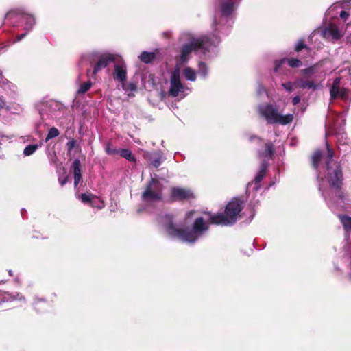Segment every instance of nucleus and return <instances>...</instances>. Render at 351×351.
<instances>
[{
    "instance_id": "26",
    "label": "nucleus",
    "mask_w": 351,
    "mask_h": 351,
    "mask_svg": "<svg viewBox=\"0 0 351 351\" xmlns=\"http://www.w3.org/2000/svg\"><path fill=\"white\" fill-rule=\"evenodd\" d=\"M15 299L16 297L12 294L0 290V304L8 302Z\"/></svg>"
},
{
    "instance_id": "12",
    "label": "nucleus",
    "mask_w": 351,
    "mask_h": 351,
    "mask_svg": "<svg viewBox=\"0 0 351 351\" xmlns=\"http://www.w3.org/2000/svg\"><path fill=\"white\" fill-rule=\"evenodd\" d=\"M71 170L73 173L74 187L76 188L82 179L81 162L79 159H75L71 166Z\"/></svg>"
},
{
    "instance_id": "19",
    "label": "nucleus",
    "mask_w": 351,
    "mask_h": 351,
    "mask_svg": "<svg viewBox=\"0 0 351 351\" xmlns=\"http://www.w3.org/2000/svg\"><path fill=\"white\" fill-rule=\"evenodd\" d=\"M268 166H269V164L267 161L263 160L261 162V166H260V169L254 180V181L256 184H259L261 182V180L263 179V178L265 176V175L267 173Z\"/></svg>"
},
{
    "instance_id": "18",
    "label": "nucleus",
    "mask_w": 351,
    "mask_h": 351,
    "mask_svg": "<svg viewBox=\"0 0 351 351\" xmlns=\"http://www.w3.org/2000/svg\"><path fill=\"white\" fill-rule=\"evenodd\" d=\"M324 34L326 37L331 36L335 40H338L342 36L338 27L335 25L326 27L324 30Z\"/></svg>"
},
{
    "instance_id": "13",
    "label": "nucleus",
    "mask_w": 351,
    "mask_h": 351,
    "mask_svg": "<svg viewBox=\"0 0 351 351\" xmlns=\"http://www.w3.org/2000/svg\"><path fill=\"white\" fill-rule=\"evenodd\" d=\"M79 199L82 203L87 204L91 207H97L101 209L104 206L103 202H100L101 205H96L95 200H98L99 198L93 193H82L79 196Z\"/></svg>"
},
{
    "instance_id": "17",
    "label": "nucleus",
    "mask_w": 351,
    "mask_h": 351,
    "mask_svg": "<svg viewBox=\"0 0 351 351\" xmlns=\"http://www.w3.org/2000/svg\"><path fill=\"white\" fill-rule=\"evenodd\" d=\"M293 84L295 88H300L303 89L308 88L315 90L317 88V85L313 81L304 80L302 79H297L293 82Z\"/></svg>"
},
{
    "instance_id": "10",
    "label": "nucleus",
    "mask_w": 351,
    "mask_h": 351,
    "mask_svg": "<svg viewBox=\"0 0 351 351\" xmlns=\"http://www.w3.org/2000/svg\"><path fill=\"white\" fill-rule=\"evenodd\" d=\"M348 89L346 88H340V78L337 77L330 89L331 99H335L337 97L346 99L348 97Z\"/></svg>"
},
{
    "instance_id": "15",
    "label": "nucleus",
    "mask_w": 351,
    "mask_h": 351,
    "mask_svg": "<svg viewBox=\"0 0 351 351\" xmlns=\"http://www.w3.org/2000/svg\"><path fill=\"white\" fill-rule=\"evenodd\" d=\"M144 157L156 168L158 167L162 162V155L160 152H147Z\"/></svg>"
},
{
    "instance_id": "35",
    "label": "nucleus",
    "mask_w": 351,
    "mask_h": 351,
    "mask_svg": "<svg viewBox=\"0 0 351 351\" xmlns=\"http://www.w3.org/2000/svg\"><path fill=\"white\" fill-rule=\"evenodd\" d=\"M302 73L304 75H311L313 74L315 72V67L314 66H310L308 68L304 69L302 71Z\"/></svg>"
},
{
    "instance_id": "33",
    "label": "nucleus",
    "mask_w": 351,
    "mask_h": 351,
    "mask_svg": "<svg viewBox=\"0 0 351 351\" xmlns=\"http://www.w3.org/2000/svg\"><path fill=\"white\" fill-rule=\"evenodd\" d=\"M254 141H256V143L258 145H262L264 143V140L261 137H259V136H258L256 135H251L249 137V141L250 142H253Z\"/></svg>"
},
{
    "instance_id": "21",
    "label": "nucleus",
    "mask_w": 351,
    "mask_h": 351,
    "mask_svg": "<svg viewBox=\"0 0 351 351\" xmlns=\"http://www.w3.org/2000/svg\"><path fill=\"white\" fill-rule=\"evenodd\" d=\"M338 218L340 220L345 232L348 234L351 233V217L345 215H339Z\"/></svg>"
},
{
    "instance_id": "22",
    "label": "nucleus",
    "mask_w": 351,
    "mask_h": 351,
    "mask_svg": "<svg viewBox=\"0 0 351 351\" xmlns=\"http://www.w3.org/2000/svg\"><path fill=\"white\" fill-rule=\"evenodd\" d=\"M234 3L231 1L222 2L221 4V11L223 16H230L233 11Z\"/></svg>"
},
{
    "instance_id": "23",
    "label": "nucleus",
    "mask_w": 351,
    "mask_h": 351,
    "mask_svg": "<svg viewBox=\"0 0 351 351\" xmlns=\"http://www.w3.org/2000/svg\"><path fill=\"white\" fill-rule=\"evenodd\" d=\"M156 54L154 52L143 51L139 56L141 61L145 64L151 63L156 58Z\"/></svg>"
},
{
    "instance_id": "44",
    "label": "nucleus",
    "mask_w": 351,
    "mask_h": 351,
    "mask_svg": "<svg viewBox=\"0 0 351 351\" xmlns=\"http://www.w3.org/2000/svg\"><path fill=\"white\" fill-rule=\"evenodd\" d=\"M89 73H90V70H89V69H88V70H87V75H89Z\"/></svg>"
},
{
    "instance_id": "8",
    "label": "nucleus",
    "mask_w": 351,
    "mask_h": 351,
    "mask_svg": "<svg viewBox=\"0 0 351 351\" xmlns=\"http://www.w3.org/2000/svg\"><path fill=\"white\" fill-rule=\"evenodd\" d=\"M193 192L186 188L173 187L171 189V198L173 202H182L194 199Z\"/></svg>"
},
{
    "instance_id": "34",
    "label": "nucleus",
    "mask_w": 351,
    "mask_h": 351,
    "mask_svg": "<svg viewBox=\"0 0 351 351\" xmlns=\"http://www.w3.org/2000/svg\"><path fill=\"white\" fill-rule=\"evenodd\" d=\"M282 86L289 93L293 90L294 84L293 82H288L286 83L282 84Z\"/></svg>"
},
{
    "instance_id": "30",
    "label": "nucleus",
    "mask_w": 351,
    "mask_h": 351,
    "mask_svg": "<svg viewBox=\"0 0 351 351\" xmlns=\"http://www.w3.org/2000/svg\"><path fill=\"white\" fill-rule=\"evenodd\" d=\"M38 145H28L24 149L23 154L25 156H30L34 154L38 149Z\"/></svg>"
},
{
    "instance_id": "41",
    "label": "nucleus",
    "mask_w": 351,
    "mask_h": 351,
    "mask_svg": "<svg viewBox=\"0 0 351 351\" xmlns=\"http://www.w3.org/2000/svg\"><path fill=\"white\" fill-rule=\"evenodd\" d=\"M5 108V101L3 97H0V110Z\"/></svg>"
},
{
    "instance_id": "29",
    "label": "nucleus",
    "mask_w": 351,
    "mask_h": 351,
    "mask_svg": "<svg viewBox=\"0 0 351 351\" xmlns=\"http://www.w3.org/2000/svg\"><path fill=\"white\" fill-rule=\"evenodd\" d=\"M59 134H60L59 130L56 128H55V127L51 128L49 129L47 136L45 138V142H47L49 140H50L53 138L57 137L58 136H59Z\"/></svg>"
},
{
    "instance_id": "24",
    "label": "nucleus",
    "mask_w": 351,
    "mask_h": 351,
    "mask_svg": "<svg viewBox=\"0 0 351 351\" xmlns=\"http://www.w3.org/2000/svg\"><path fill=\"white\" fill-rule=\"evenodd\" d=\"M118 154L122 157L125 158L130 162H136V159L134 154L129 149H119Z\"/></svg>"
},
{
    "instance_id": "3",
    "label": "nucleus",
    "mask_w": 351,
    "mask_h": 351,
    "mask_svg": "<svg viewBox=\"0 0 351 351\" xmlns=\"http://www.w3.org/2000/svg\"><path fill=\"white\" fill-rule=\"evenodd\" d=\"M211 45V40L208 36H203L198 38L192 39L189 43L183 45L180 56L177 58L176 65L180 67L182 64L186 63L189 60V55L193 51H208Z\"/></svg>"
},
{
    "instance_id": "43",
    "label": "nucleus",
    "mask_w": 351,
    "mask_h": 351,
    "mask_svg": "<svg viewBox=\"0 0 351 351\" xmlns=\"http://www.w3.org/2000/svg\"><path fill=\"white\" fill-rule=\"evenodd\" d=\"M199 65L205 66V64L204 62H200Z\"/></svg>"
},
{
    "instance_id": "20",
    "label": "nucleus",
    "mask_w": 351,
    "mask_h": 351,
    "mask_svg": "<svg viewBox=\"0 0 351 351\" xmlns=\"http://www.w3.org/2000/svg\"><path fill=\"white\" fill-rule=\"evenodd\" d=\"M323 158V152L320 149H316L312 154L311 158V162L312 167L315 169H317L319 165Z\"/></svg>"
},
{
    "instance_id": "4",
    "label": "nucleus",
    "mask_w": 351,
    "mask_h": 351,
    "mask_svg": "<svg viewBox=\"0 0 351 351\" xmlns=\"http://www.w3.org/2000/svg\"><path fill=\"white\" fill-rule=\"evenodd\" d=\"M258 111V114L264 117L269 124L279 123L285 125L291 123L293 119V116L291 114H280L278 109L270 104L259 106Z\"/></svg>"
},
{
    "instance_id": "38",
    "label": "nucleus",
    "mask_w": 351,
    "mask_h": 351,
    "mask_svg": "<svg viewBox=\"0 0 351 351\" xmlns=\"http://www.w3.org/2000/svg\"><path fill=\"white\" fill-rule=\"evenodd\" d=\"M349 16V13L345 10H342L340 12V17L342 19H347Z\"/></svg>"
},
{
    "instance_id": "32",
    "label": "nucleus",
    "mask_w": 351,
    "mask_h": 351,
    "mask_svg": "<svg viewBox=\"0 0 351 351\" xmlns=\"http://www.w3.org/2000/svg\"><path fill=\"white\" fill-rule=\"evenodd\" d=\"M118 151L119 149H114V148H112V146H111V144L110 143H108L106 145V152L108 154V155H115V154H118Z\"/></svg>"
},
{
    "instance_id": "1",
    "label": "nucleus",
    "mask_w": 351,
    "mask_h": 351,
    "mask_svg": "<svg viewBox=\"0 0 351 351\" xmlns=\"http://www.w3.org/2000/svg\"><path fill=\"white\" fill-rule=\"evenodd\" d=\"M243 202L240 198H233L229 202L223 213H212L204 212L208 217L207 220L204 217L196 218L191 228H178L170 220L165 226V230L169 236L178 238L189 243H195L198 239L209 230L210 224L232 226L234 224L243 210Z\"/></svg>"
},
{
    "instance_id": "25",
    "label": "nucleus",
    "mask_w": 351,
    "mask_h": 351,
    "mask_svg": "<svg viewBox=\"0 0 351 351\" xmlns=\"http://www.w3.org/2000/svg\"><path fill=\"white\" fill-rule=\"evenodd\" d=\"M303 49H306L308 52L311 51V48L305 43V40L304 38L299 39L294 47V51L295 52H300Z\"/></svg>"
},
{
    "instance_id": "39",
    "label": "nucleus",
    "mask_w": 351,
    "mask_h": 351,
    "mask_svg": "<svg viewBox=\"0 0 351 351\" xmlns=\"http://www.w3.org/2000/svg\"><path fill=\"white\" fill-rule=\"evenodd\" d=\"M300 102V97L297 95L292 99V103L293 105H297Z\"/></svg>"
},
{
    "instance_id": "2",
    "label": "nucleus",
    "mask_w": 351,
    "mask_h": 351,
    "mask_svg": "<svg viewBox=\"0 0 351 351\" xmlns=\"http://www.w3.org/2000/svg\"><path fill=\"white\" fill-rule=\"evenodd\" d=\"M326 147L325 162L326 170L328 171L327 179L329 186L334 191L335 195L339 199L344 200L346 195L342 191L343 176L341 166L339 162H336L334 163L335 167H332V162L335 156V152L328 142L326 143Z\"/></svg>"
},
{
    "instance_id": "5",
    "label": "nucleus",
    "mask_w": 351,
    "mask_h": 351,
    "mask_svg": "<svg viewBox=\"0 0 351 351\" xmlns=\"http://www.w3.org/2000/svg\"><path fill=\"white\" fill-rule=\"evenodd\" d=\"M162 184L157 178H152L141 195V199L145 202L160 201L162 198Z\"/></svg>"
},
{
    "instance_id": "40",
    "label": "nucleus",
    "mask_w": 351,
    "mask_h": 351,
    "mask_svg": "<svg viewBox=\"0 0 351 351\" xmlns=\"http://www.w3.org/2000/svg\"><path fill=\"white\" fill-rule=\"evenodd\" d=\"M28 32H27V31H26V32H25V33H23V34H21L18 35V36H17V37H16V40H17V41H20V40H21L23 38H24L26 36V35L27 34V33H28Z\"/></svg>"
},
{
    "instance_id": "37",
    "label": "nucleus",
    "mask_w": 351,
    "mask_h": 351,
    "mask_svg": "<svg viewBox=\"0 0 351 351\" xmlns=\"http://www.w3.org/2000/svg\"><path fill=\"white\" fill-rule=\"evenodd\" d=\"M75 144H76V141L74 140V139H72L71 141H69L67 143H66V145H67V147H68V149L70 151L72 149H73L75 146Z\"/></svg>"
},
{
    "instance_id": "16",
    "label": "nucleus",
    "mask_w": 351,
    "mask_h": 351,
    "mask_svg": "<svg viewBox=\"0 0 351 351\" xmlns=\"http://www.w3.org/2000/svg\"><path fill=\"white\" fill-rule=\"evenodd\" d=\"M264 145L265 149L263 151H258V157L261 158L273 159L275 153L274 145L273 143L271 141H267L265 143Z\"/></svg>"
},
{
    "instance_id": "27",
    "label": "nucleus",
    "mask_w": 351,
    "mask_h": 351,
    "mask_svg": "<svg viewBox=\"0 0 351 351\" xmlns=\"http://www.w3.org/2000/svg\"><path fill=\"white\" fill-rule=\"evenodd\" d=\"M93 83L90 80L82 84L77 91V95H83L86 93L92 86Z\"/></svg>"
},
{
    "instance_id": "28",
    "label": "nucleus",
    "mask_w": 351,
    "mask_h": 351,
    "mask_svg": "<svg viewBox=\"0 0 351 351\" xmlns=\"http://www.w3.org/2000/svg\"><path fill=\"white\" fill-rule=\"evenodd\" d=\"M184 75L187 80L195 81L196 79L195 72L190 67L184 70Z\"/></svg>"
},
{
    "instance_id": "6",
    "label": "nucleus",
    "mask_w": 351,
    "mask_h": 351,
    "mask_svg": "<svg viewBox=\"0 0 351 351\" xmlns=\"http://www.w3.org/2000/svg\"><path fill=\"white\" fill-rule=\"evenodd\" d=\"M17 16H21L25 21V30L29 32L36 23L34 16L28 14L23 8H15L10 10L5 16V19H12Z\"/></svg>"
},
{
    "instance_id": "11",
    "label": "nucleus",
    "mask_w": 351,
    "mask_h": 351,
    "mask_svg": "<svg viewBox=\"0 0 351 351\" xmlns=\"http://www.w3.org/2000/svg\"><path fill=\"white\" fill-rule=\"evenodd\" d=\"M287 62L288 65L291 68H299L302 66V62L298 59L295 58H282L280 60H276L274 62V71L278 72L283 64Z\"/></svg>"
},
{
    "instance_id": "42",
    "label": "nucleus",
    "mask_w": 351,
    "mask_h": 351,
    "mask_svg": "<svg viewBox=\"0 0 351 351\" xmlns=\"http://www.w3.org/2000/svg\"><path fill=\"white\" fill-rule=\"evenodd\" d=\"M53 162L56 165H60L59 161H58V158H56V156H55V158H54V160H53Z\"/></svg>"
},
{
    "instance_id": "7",
    "label": "nucleus",
    "mask_w": 351,
    "mask_h": 351,
    "mask_svg": "<svg viewBox=\"0 0 351 351\" xmlns=\"http://www.w3.org/2000/svg\"><path fill=\"white\" fill-rule=\"evenodd\" d=\"M170 89L169 95L176 97L179 95L180 91L183 89V85L180 81V66L176 65L171 73L170 78Z\"/></svg>"
},
{
    "instance_id": "9",
    "label": "nucleus",
    "mask_w": 351,
    "mask_h": 351,
    "mask_svg": "<svg viewBox=\"0 0 351 351\" xmlns=\"http://www.w3.org/2000/svg\"><path fill=\"white\" fill-rule=\"evenodd\" d=\"M115 60L116 56L114 54L109 53L100 54L98 56L97 62L94 66L93 75H96L103 68H106L110 64L114 62Z\"/></svg>"
},
{
    "instance_id": "36",
    "label": "nucleus",
    "mask_w": 351,
    "mask_h": 351,
    "mask_svg": "<svg viewBox=\"0 0 351 351\" xmlns=\"http://www.w3.org/2000/svg\"><path fill=\"white\" fill-rule=\"evenodd\" d=\"M68 181H69V176H66L64 178H58V182H59V183H60L61 186H64L67 183Z\"/></svg>"
},
{
    "instance_id": "14",
    "label": "nucleus",
    "mask_w": 351,
    "mask_h": 351,
    "mask_svg": "<svg viewBox=\"0 0 351 351\" xmlns=\"http://www.w3.org/2000/svg\"><path fill=\"white\" fill-rule=\"evenodd\" d=\"M113 78L121 83H123L127 80V71L125 64H116L114 66V71L113 73Z\"/></svg>"
},
{
    "instance_id": "31",
    "label": "nucleus",
    "mask_w": 351,
    "mask_h": 351,
    "mask_svg": "<svg viewBox=\"0 0 351 351\" xmlns=\"http://www.w3.org/2000/svg\"><path fill=\"white\" fill-rule=\"evenodd\" d=\"M122 87L125 90L134 91L136 90V85L134 83L124 84L122 83Z\"/></svg>"
}]
</instances>
